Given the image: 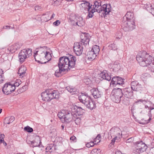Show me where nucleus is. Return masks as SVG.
Wrapping results in <instances>:
<instances>
[{
    "mask_svg": "<svg viewBox=\"0 0 154 154\" xmlns=\"http://www.w3.org/2000/svg\"><path fill=\"white\" fill-rule=\"evenodd\" d=\"M4 142H5V141L4 140L3 138H2L1 139L0 138V144L2 143H4Z\"/></svg>",
    "mask_w": 154,
    "mask_h": 154,
    "instance_id": "obj_55",
    "label": "nucleus"
},
{
    "mask_svg": "<svg viewBox=\"0 0 154 154\" xmlns=\"http://www.w3.org/2000/svg\"><path fill=\"white\" fill-rule=\"evenodd\" d=\"M27 143L29 144L31 146L33 147L38 146L39 147H41V141L40 139L38 137L35 140L32 141L29 140Z\"/></svg>",
    "mask_w": 154,
    "mask_h": 154,
    "instance_id": "obj_15",
    "label": "nucleus"
},
{
    "mask_svg": "<svg viewBox=\"0 0 154 154\" xmlns=\"http://www.w3.org/2000/svg\"><path fill=\"white\" fill-rule=\"evenodd\" d=\"M125 20V21L122 20V22L125 24V26L124 28L125 30L131 31L134 29L135 26L134 20Z\"/></svg>",
    "mask_w": 154,
    "mask_h": 154,
    "instance_id": "obj_13",
    "label": "nucleus"
},
{
    "mask_svg": "<svg viewBox=\"0 0 154 154\" xmlns=\"http://www.w3.org/2000/svg\"><path fill=\"white\" fill-rule=\"evenodd\" d=\"M26 73V71L23 72H21V73H18L19 74V76H20V78H22L23 77V76L25 75V74Z\"/></svg>",
    "mask_w": 154,
    "mask_h": 154,
    "instance_id": "obj_49",
    "label": "nucleus"
},
{
    "mask_svg": "<svg viewBox=\"0 0 154 154\" xmlns=\"http://www.w3.org/2000/svg\"><path fill=\"white\" fill-rule=\"evenodd\" d=\"M24 131L29 133L32 132L33 131V129L28 126L25 127L24 128Z\"/></svg>",
    "mask_w": 154,
    "mask_h": 154,
    "instance_id": "obj_35",
    "label": "nucleus"
},
{
    "mask_svg": "<svg viewBox=\"0 0 154 154\" xmlns=\"http://www.w3.org/2000/svg\"><path fill=\"white\" fill-rule=\"evenodd\" d=\"M32 52L31 49L26 48L21 50L18 56L19 62L22 63L27 58L32 55Z\"/></svg>",
    "mask_w": 154,
    "mask_h": 154,
    "instance_id": "obj_9",
    "label": "nucleus"
},
{
    "mask_svg": "<svg viewBox=\"0 0 154 154\" xmlns=\"http://www.w3.org/2000/svg\"><path fill=\"white\" fill-rule=\"evenodd\" d=\"M76 24L78 26L82 27L85 24V23L83 20L82 18L80 17H76Z\"/></svg>",
    "mask_w": 154,
    "mask_h": 154,
    "instance_id": "obj_23",
    "label": "nucleus"
},
{
    "mask_svg": "<svg viewBox=\"0 0 154 154\" xmlns=\"http://www.w3.org/2000/svg\"><path fill=\"white\" fill-rule=\"evenodd\" d=\"M3 71H2V73L1 75L0 74V84L3 82V81L4 79V77L2 75L4 74L3 73Z\"/></svg>",
    "mask_w": 154,
    "mask_h": 154,
    "instance_id": "obj_44",
    "label": "nucleus"
},
{
    "mask_svg": "<svg viewBox=\"0 0 154 154\" xmlns=\"http://www.w3.org/2000/svg\"><path fill=\"white\" fill-rule=\"evenodd\" d=\"M134 140V138L131 137L127 139L126 140V143H129L133 141Z\"/></svg>",
    "mask_w": 154,
    "mask_h": 154,
    "instance_id": "obj_52",
    "label": "nucleus"
},
{
    "mask_svg": "<svg viewBox=\"0 0 154 154\" xmlns=\"http://www.w3.org/2000/svg\"><path fill=\"white\" fill-rule=\"evenodd\" d=\"M27 86L25 85L23 86L21 88L17 90L18 93H21L26 91L27 89Z\"/></svg>",
    "mask_w": 154,
    "mask_h": 154,
    "instance_id": "obj_33",
    "label": "nucleus"
},
{
    "mask_svg": "<svg viewBox=\"0 0 154 154\" xmlns=\"http://www.w3.org/2000/svg\"><path fill=\"white\" fill-rule=\"evenodd\" d=\"M120 130L118 127L112 128L110 130L111 137H115V138L120 139L122 137V135L120 134Z\"/></svg>",
    "mask_w": 154,
    "mask_h": 154,
    "instance_id": "obj_14",
    "label": "nucleus"
},
{
    "mask_svg": "<svg viewBox=\"0 0 154 154\" xmlns=\"http://www.w3.org/2000/svg\"><path fill=\"white\" fill-rule=\"evenodd\" d=\"M4 145L5 146H6L7 145V143H6L5 142H4V143H3Z\"/></svg>",
    "mask_w": 154,
    "mask_h": 154,
    "instance_id": "obj_63",
    "label": "nucleus"
},
{
    "mask_svg": "<svg viewBox=\"0 0 154 154\" xmlns=\"http://www.w3.org/2000/svg\"><path fill=\"white\" fill-rule=\"evenodd\" d=\"M72 111L76 116L75 120V123L77 125L79 124L81 121L80 116L83 113V109L81 107L75 106L72 107Z\"/></svg>",
    "mask_w": 154,
    "mask_h": 154,
    "instance_id": "obj_10",
    "label": "nucleus"
},
{
    "mask_svg": "<svg viewBox=\"0 0 154 154\" xmlns=\"http://www.w3.org/2000/svg\"><path fill=\"white\" fill-rule=\"evenodd\" d=\"M143 144V142L142 141H137V147H141L142 144Z\"/></svg>",
    "mask_w": 154,
    "mask_h": 154,
    "instance_id": "obj_50",
    "label": "nucleus"
},
{
    "mask_svg": "<svg viewBox=\"0 0 154 154\" xmlns=\"http://www.w3.org/2000/svg\"><path fill=\"white\" fill-rule=\"evenodd\" d=\"M94 141H91L90 142L87 143L86 144V146L88 148L93 146L96 144V143H94Z\"/></svg>",
    "mask_w": 154,
    "mask_h": 154,
    "instance_id": "obj_38",
    "label": "nucleus"
},
{
    "mask_svg": "<svg viewBox=\"0 0 154 154\" xmlns=\"http://www.w3.org/2000/svg\"><path fill=\"white\" fill-rule=\"evenodd\" d=\"M4 136V135H3L2 134H1L0 135V138H1V137L2 138H3V136Z\"/></svg>",
    "mask_w": 154,
    "mask_h": 154,
    "instance_id": "obj_61",
    "label": "nucleus"
},
{
    "mask_svg": "<svg viewBox=\"0 0 154 154\" xmlns=\"http://www.w3.org/2000/svg\"><path fill=\"white\" fill-rule=\"evenodd\" d=\"M57 116L63 123H68L73 120L75 121L76 116L74 113L67 110H62L58 112Z\"/></svg>",
    "mask_w": 154,
    "mask_h": 154,
    "instance_id": "obj_5",
    "label": "nucleus"
},
{
    "mask_svg": "<svg viewBox=\"0 0 154 154\" xmlns=\"http://www.w3.org/2000/svg\"><path fill=\"white\" fill-rule=\"evenodd\" d=\"M108 48L110 50H116L117 49V46L114 43H110L108 46Z\"/></svg>",
    "mask_w": 154,
    "mask_h": 154,
    "instance_id": "obj_30",
    "label": "nucleus"
},
{
    "mask_svg": "<svg viewBox=\"0 0 154 154\" xmlns=\"http://www.w3.org/2000/svg\"><path fill=\"white\" fill-rule=\"evenodd\" d=\"M100 50L99 46L95 45L93 47L91 51L97 55L99 54Z\"/></svg>",
    "mask_w": 154,
    "mask_h": 154,
    "instance_id": "obj_29",
    "label": "nucleus"
},
{
    "mask_svg": "<svg viewBox=\"0 0 154 154\" xmlns=\"http://www.w3.org/2000/svg\"><path fill=\"white\" fill-rule=\"evenodd\" d=\"M139 83L137 81H134L131 83V88L133 90H134L135 88L137 87Z\"/></svg>",
    "mask_w": 154,
    "mask_h": 154,
    "instance_id": "obj_31",
    "label": "nucleus"
},
{
    "mask_svg": "<svg viewBox=\"0 0 154 154\" xmlns=\"http://www.w3.org/2000/svg\"><path fill=\"white\" fill-rule=\"evenodd\" d=\"M61 127L62 128V130H64V125H62L61 126Z\"/></svg>",
    "mask_w": 154,
    "mask_h": 154,
    "instance_id": "obj_57",
    "label": "nucleus"
},
{
    "mask_svg": "<svg viewBox=\"0 0 154 154\" xmlns=\"http://www.w3.org/2000/svg\"><path fill=\"white\" fill-rule=\"evenodd\" d=\"M14 117L13 116H8L5 118L4 122L5 124H8L12 122L14 120Z\"/></svg>",
    "mask_w": 154,
    "mask_h": 154,
    "instance_id": "obj_26",
    "label": "nucleus"
},
{
    "mask_svg": "<svg viewBox=\"0 0 154 154\" xmlns=\"http://www.w3.org/2000/svg\"><path fill=\"white\" fill-rule=\"evenodd\" d=\"M134 20V14L131 11L128 12L126 15L123 17V21H125V20Z\"/></svg>",
    "mask_w": 154,
    "mask_h": 154,
    "instance_id": "obj_22",
    "label": "nucleus"
},
{
    "mask_svg": "<svg viewBox=\"0 0 154 154\" xmlns=\"http://www.w3.org/2000/svg\"><path fill=\"white\" fill-rule=\"evenodd\" d=\"M116 154H121V152H116Z\"/></svg>",
    "mask_w": 154,
    "mask_h": 154,
    "instance_id": "obj_60",
    "label": "nucleus"
},
{
    "mask_svg": "<svg viewBox=\"0 0 154 154\" xmlns=\"http://www.w3.org/2000/svg\"><path fill=\"white\" fill-rule=\"evenodd\" d=\"M148 9H149V10H151V8H150V7H148L147 8H146V9L147 11H149V10H148Z\"/></svg>",
    "mask_w": 154,
    "mask_h": 154,
    "instance_id": "obj_59",
    "label": "nucleus"
},
{
    "mask_svg": "<svg viewBox=\"0 0 154 154\" xmlns=\"http://www.w3.org/2000/svg\"><path fill=\"white\" fill-rule=\"evenodd\" d=\"M135 103L137 105L140 106H144V107L143 108L146 109L148 108V109H149V112H151V110L154 109V105L152 104L150 102H147L145 100L140 99L136 101Z\"/></svg>",
    "mask_w": 154,
    "mask_h": 154,
    "instance_id": "obj_11",
    "label": "nucleus"
},
{
    "mask_svg": "<svg viewBox=\"0 0 154 154\" xmlns=\"http://www.w3.org/2000/svg\"><path fill=\"white\" fill-rule=\"evenodd\" d=\"M91 92L92 95L95 99L100 97L102 95L101 91L97 88H92L91 90Z\"/></svg>",
    "mask_w": 154,
    "mask_h": 154,
    "instance_id": "obj_16",
    "label": "nucleus"
},
{
    "mask_svg": "<svg viewBox=\"0 0 154 154\" xmlns=\"http://www.w3.org/2000/svg\"><path fill=\"white\" fill-rule=\"evenodd\" d=\"M129 98L127 97H122L121 101L124 105H128L129 104Z\"/></svg>",
    "mask_w": 154,
    "mask_h": 154,
    "instance_id": "obj_28",
    "label": "nucleus"
},
{
    "mask_svg": "<svg viewBox=\"0 0 154 154\" xmlns=\"http://www.w3.org/2000/svg\"><path fill=\"white\" fill-rule=\"evenodd\" d=\"M123 93L121 88L114 89L111 95V100L114 102L119 103L121 100Z\"/></svg>",
    "mask_w": 154,
    "mask_h": 154,
    "instance_id": "obj_8",
    "label": "nucleus"
},
{
    "mask_svg": "<svg viewBox=\"0 0 154 154\" xmlns=\"http://www.w3.org/2000/svg\"><path fill=\"white\" fill-rule=\"evenodd\" d=\"M147 146L146 144L144 143L143 142V144H142L141 147L140 148L142 150V151H145L146 149L147 148Z\"/></svg>",
    "mask_w": 154,
    "mask_h": 154,
    "instance_id": "obj_42",
    "label": "nucleus"
},
{
    "mask_svg": "<svg viewBox=\"0 0 154 154\" xmlns=\"http://www.w3.org/2000/svg\"><path fill=\"white\" fill-rule=\"evenodd\" d=\"M70 140H71V142H75L76 140V137L74 136H71L70 138Z\"/></svg>",
    "mask_w": 154,
    "mask_h": 154,
    "instance_id": "obj_45",
    "label": "nucleus"
},
{
    "mask_svg": "<svg viewBox=\"0 0 154 154\" xmlns=\"http://www.w3.org/2000/svg\"><path fill=\"white\" fill-rule=\"evenodd\" d=\"M91 36L88 33H82L81 35V41L80 43L75 42L74 43L73 50L74 52L77 56L81 55L83 52V45L84 47L88 45Z\"/></svg>",
    "mask_w": 154,
    "mask_h": 154,
    "instance_id": "obj_4",
    "label": "nucleus"
},
{
    "mask_svg": "<svg viewBox=\"0 0 154 154\" xmlns=\"http://www.w3.org/2000/svg\"><path fill=\"white\" fill-rule=\"evenodd\" d=\"M15 90L14 87L10 82L5 84L3 87L2 91L5 94L8 95L11 94Z\"/></svg>",
    "mask_w": 154,
    "mask_h": 154,
    "instance_id": "obj_12",
    "label": "nucleus"
},
{
    "mask_svg": "<svg viewBox=\"0 0 154 154\" xmlns=\"http://www.w3.org/2000/svg\"><path fill=\"white\" fill-rule=\"evenodd\" d=\"M66 88L69 92L72 93V94H75L78 93V91L77 90V89L72 87L68 86L66 87Z\"/></svg>",
    "mask_w": 154,
    "mask_h": 154,
    "instance_id": "obj_27",
    "label": "nucleus"
},
{
    "mask_svg": "<svg viewBox=\"0 0 154 154\" xmlns=\"http://www.w3.org/2000/svg\"><path fill=\"white\" fill-rule=\"evenodd\" d=\"M35 10L36 11H41L43 10V8L41 6L39 5H36L34 7Z\"/></svg>",
    "mask_w": 154,
    "mask_h": 154,
    "instance_id": "obj_37",
    "label": "nucleus"
},
{
    "mask_svg": "<svg viewBox=\"0 0 154 154\" xmlns=\"http://www.w3.org/2000/svg\"><path fill=\"white\" fill-rule=\"evenodd\" d=\"M101 150L100 149H94L91 152L90 154H101Z\"/></svg>",
    "mask_w": 154,
    "mask_h": 154,
    "instance_id": "obj_32",
    "label": "nucleus"
},
{
    "mask_svg": "<svg viewBox=\"0 0 154 154\" xmlns=\"http://www.w3.org/2000/svg\"><path fill=\"white\" fill-rule=\"evenodd\" d=\"M150 8H151V10H149V9L148 10H149V12L151 13L152 15L154 14V8H152V6L151 5L150 6Z\"/></svg>",
    "mask_w": 154,
    "mask_h": 154,
    "instance_id": "obj_46",
    "label": "nucleus"
},
{
    "mask_svg": "<svg viewBox=\"0 0 154 154\" xmlns=\"http://www.w3.org/2000/svg\"><path fill=\"white\" fill-rule=\"evenodd\" d=\"M101 140V136L100 134H98L96 138L94 139V142H97V143L100 142Z\"/></svg>",
    "mask_w": 154,
    "mask_h": 154,
    "instance_id": "obj_40",
    "label": "nucleus"
},
{
    "mask_svg": "<svg viewBox=\"0 0 154 154\" xmlns=\"http://www.w3.org/2000/svg\"><path fill=\"white\" fill-rule=\"evenodd\" d=\"M113 138L112 139V140L111 143L113 144L115 141V140L116 139H118L117 138H115V137H113Z\"/></svg>",
    "mask_w": 154,
    "mask_h": 154,
    "instance_id": "obj_53",
    "label": "nucleus"
},
{
    "mask_svg": "<svg viewBox=\"0 0 154 154\" xmlns=\"http://www.w3.org/2000/svg\"><path fill=\"white\" fill-rule=\"evenodd\" d=\"M151 119L150 118H149V119H148V121H150V120H151Z\"/></svg>",
    "mask_w": 154,
    "mask_h": 154,
    "instance_id": "obj_64",
    "label": "nucleus"
},
{
    "mask_svg": "<svg viewBox=\"0 0 154 154\" xmlns=\"http://www.w3.org/2000/svg\"><path fill=\"white\" fill-rule=\"evenodd\" d=\"M152 56L146 51H143L137 55L136 60L139 64L143 67L149 66L152 72H154V61Z\"/></svg>",
    "mask_w": 154,
    "mask_h": 154,
    "instance_id": "obj_3",
    "label": "nucleus"
},
{
    "mask_svg": "<svg viewBox=\"0 0 154 154\" xmlns=\"http://www.w3.org/2000/svg\"><path fill=\"white\" fill-rule=\"evenodd\" d=\"M102 78L105 80L109 81L111 79V74L106 70H103L100 74Z\"/></svg>",
    "mask_w": 154,
    "mask_h": 154,
    "instance_id": "obj_17",
    "label": "nucleus"
},
{
    "mask_svg": "<svg viewBox=\"0 0 154 154\" xmlns=\"http://www.w3.org/2000/svg\"><path fill=\"white\" fill-rule=\"evenodd\" d=\"M97 55L94 52L91 51L88 52L87 56L89 60L92 61L95 58Z\"/></svg>",
    "mask_w": 154,
    "mask_h": 154,
    "instance_id": "obj_24",
    "label": "nucleus"
},
{
    "mask_svg": "<svg viewBox=\"0 0 154 154\" xmlns=\"http://www.w3.org/2000/svg\"><path fill=\"white\" fill-rule=\"evenodd\" d=\"M117 79V76L114 77L112 78L110 83V86H112L113 87H116L118 85H119Z\"/></svg>",
    "mask_w": 154,
    "mask_h": 154,
    "instance_id": "obj_25",
    "label": "nucleus"
},
{
    "mask_svg": "<svg viewBox=\"0 0 154 154\" xmlns=\"http://www.w3.org/2000/svg\"><path fill=\"white\" fill-rule=\"evenodd\" d=\"M135 151L137 153H140V152H143L142 151V150L140 149V147H137V146L136 148Z\"/></svg>",
    "mask_w": 154,
    "mask_h": 154,
    "instance_id": "obj_47",
    "label": "nucleus"
},
{
    "mask_svg": "<svg viewBox=\"0 0 154 154\" xmlns=\"http://www.w3.org/2000/svg\"><path fill=\"white\" fill-rule=\"evenodd\" d=\"M55 16V14L54 13H53L52 14L51 16V18L50 19V20H51V19H52Z\"/></svg>",
    "mask_w": 154,
    "mask_h": 154,
    "instance_id": "obj_56",
    "label": "nucleus"
},
{
    "mask_svg": "<svg viewBox=\"0 0 154 154\" xmlns=\"http://www.w3.org/2000/svg\"><path fill=\"white\" fill-rule=\"evenodd\" d=\"M42 54L43 53H42ZM43 56L45 55V58L47 59L48 60L49 59L48 57H51V54L49 52L46 51V53H43Z\"/></svg>",
    "mask_w": 154,
    "mask_h": 154,
    "instance_id": "obj_41",
    "label": "nucleus"
},
{
    "mask_svg": "<svg viewBox=\"0 0 154 154\" xmlns=\"http://www.w3.org/2000/svg\"><path fill=\"white\" fill-rule=\"evenodd\" d=\"M83 3H82L81 5L82 8H84L85 10L89 11L92 8V5H91L90 3L88 2H87L86 1H83Z\"/></svg>",
    "mask_w": 154,
    "mask_h": 154,
    "instance_id": "obj_20",
    "label": "nucleus"
},
{
    "mask_svg": "<svg viewBox=\"0 0 154 154\" xmlns=\"http://www.w3.org/2000/svg\"><path fill=\"white\" fill-rule=\"evenodd\" d=\"M60 22L59 20H57L53 23V25L57 26L60 24Z\"/></svg>",
    "mask_w": 154,
    "mask_h": 154,
    "instance_id": "obj_48",
    "label": "nucleus"
},
{
    "mask_svg": "<svg viewBox=\"0 0 154 154\" xmlns=\"http://www.w3.org/2000/svg\"><path fill=\"white\" fill-rule=\"evenodd\" d=\"M78 98L80 102L83 104L87 108L91 110L95 108V103L92 101L87 94L82 93L79 96Z\"/></svg>",
    "mask_w": 154,
    "mask_h": 154,
    "instance_id": "obj_6",
    "label": "nucleus"
},
{
    "mask_svg": "<svg viewBox=\"0 0 154 154\" xmlns=\"http://www.w3.org/2000/svg\"><path fill=\"white\" fill-rule=\"evenodd\" d=\"M145 75L146 76H149V75L147 73H145L144 75Z\"/></svg>",
    "mask_w": 154,
    "mask_h": 154,
    "instance_id": "obj_62",
    "label": "nucleus"
},
{
    "mask_svg": "<svg viewBox=\"0 0 154 154\" xmlns=\"http://www.w3.org/2000/svg\"><path fill=\"white\" fill-rule=\"evenodd\" d=\"M142 85L139 84L137 85V87L135 88V89H134V91H142Z\"/></svg>",
    "mask_w": 154,
    "mask_h": 154,
    "instance_id": "obj_39",
    "label": "nucleus"
},
{
    "mask_svg": "<svg viewBox=\"0 0 154 154\" xmlns=\"http://www.w3.org/2000/svg\"><path fill=\"white\" fill-rule=\"evenodd\" d=\"M21 46L20 44V45L17 43H16L11 46L8 48V50H10L11 53L15 52L18 49L20 48Z\"/></svg>",
    "mask_w": 154,
    "mask_h": 154,
    "instance_id": "obj_21",
    "label": "nucleus"
},
{
    "mask_svg": "<svg viewBox=\"0 0 154 154\" xmlns=\"http://www.w3.org/2000/svg\"><path fill=\"white\" fill-rule=\"evenodd\" d=\"M117 79L118 82L119 83V85H122L124 84V79L121 77L119 76H117Z\"/></svg>",
    "mask_w": 154,
    "mask_h": 154,
    "instance_id": "obj_34",
    "label": "nucleus"
},
{
    "mask_svg": "<svg viewBox=\"0 0 154 154\" xmlns=\"http://www.w3.org/2000/svg\"><path fill=\"white\" fill-rule=\"evenodd\" d=\"M26 67L24 66H22L19 69L18 71V73L23 72V71L25 72L26 71Z\"/></svg>",
    "mask_w": 154,
    "mask_h": 154,
    "instance_id": "obj_43",
    "label": "nucleus"
},
{
    "mask_svg": "<svg viewBox=\"0 0 154 154\" xmlns=\"http://www.w3.org/2000/svg\"><path fill=\"white\" fill-rule=\"evenodd\" d=\"M51 58H49V60H48V61H47V62H42L40 61L39 60L38 61V62L39 63H42V64L45 63L47 62H48L49 60H51Z\"/></svg>",
    "mask_w": 154,
    "mask_h": 154,
    "instance_id": "obj_54",
    "label": "nucleus"
},
{
    "mask_svg": "<svg viewBox=\"0 0 154 154\" xmlns=\"http://www.w3.org/2000/svg\"><path fill=\"white\" fill-rule=\"evenodd\" d=\"M57 148L58 147L56 145H55L54 144H49L47 145L45 149L46 152H49L50 153L54 152L57 150Z\"/></svg>",
    "mask_w": 154,
    "mask_h": 154,
    "instance_id": "obj_19",
    "label": "nucleus"
},
{
    "mask_svg": "<svg viewBox=\"0 0 154 154\" xmlns=\"http://www.w3.org/2000/svg\"><path fill=\"white\" fill-rule=\"evenodd\" d=\"M64 153L65 154H70V152H68L67 151H65L64 152Z\"/></svg>",
    "mask_w": 154,
    "mask_h": 154,
    "instance_id": "obj_58",
    "label": "nucleus"
},
{
    "mask_svg": "<svg viewBox=\"0 0 154 154\" xmlns=\"http://www.w3.org/2000/svg\"><path fill=\"white\" fill-rule=\"evenodd\" d=\"M132 90L129 88H125L123 90V94L124 96L130 98H132L133 95V92Z\"/></svg>",
    "mask_w": 154,
    "mask_h": 154,
    "instance_id": "obj_18",
    "label": "nucleus"
},
{
    "mask_svg": "<svg viewBox=\"0 0 154 154\" xmlns=\"http://www.w3.org/2000/svg\"><path fill=\"white\" fill-rule=\"evenodd\" d=\"M59 96L60 93L58 91L52 89H48L41 94L42 100L46 101H50L53 99H57Z\"/></svg>",
    "mask_w": 154,
    "mask_h": 154,
    "instance_id": "obj_7",
    "label": "nucleus"
},
{
    "mask_svg": "<svg viewBox=\"0 0 154 154\" xmlns=\"http://www.w3.org/2000/svg\"><path fill=\"white\" fill-rule=\"evenodd\" d=\"M91 9L88 11L87 17L91 18L94 16V13L97 11L98 13H102L103 16L108 14L112 10V7L110 4H104L101 5L100 0L95 1Z\"/></svg>",
    "mask_w": 154,
    "mask_h": 154,
    "instance_id": "obj_2",
    "label": "nucleus"
},
{
    "mask_svg": "<svg viewBox=\"0 0 154 154\" xmlns=\"http://www.w3.org/2000/svg\"><path fill=\"white\" fill-rule=\"evenodd\" d=\"M76 57L72 55H69L68 56H63L60 57L58 64L59 69L55 71V76L59 77L61 76V72L66 70L68 71V69L70 70L74 68L76 66Z\"/></svg>",
    "mask_w": 154,
    "mask_h": 154,
    "instance_id": "obj_1",
    "label": "nucleus"
},
{
    "mask_svg": "<svg viewBox=\"0 0 154 154\" xmlns=\"http://www.w3.org/2000/svg\"><path fill=\"white\" fill-rule=\"evenodd\" d=\"M21 81H20V80H17L14 83L13 85V86L14 87L15 90L16 89V87H18L21 84Z\"/></svg>",
    "mask_w": 154,
    "mask_h": 154,
    "instance_id": "obj_36",
    "label": "nucleus"
},
{
    "mask_svg": "<svg viewBox=\"0 0 154 154\" xmlns=\"http://www.w3.org/2000/svg\"><path fill=\"white\" fill-rule=\"evenodd\" d=\"M14 26L12 27V26H3V29H14Z\"/></svg>",
    "mask_w": 154,
    "mask_h": 154,
    "instance_id": "obj_51",
    "label": "nucleus"
}]
</instances>
